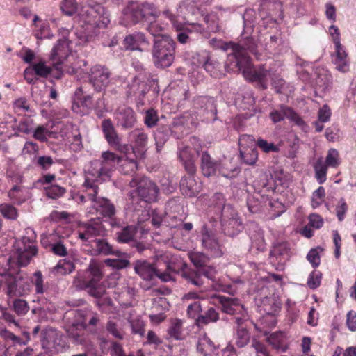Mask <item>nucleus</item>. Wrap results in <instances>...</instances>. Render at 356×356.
I'll list each match as a JSON object with an SVG mask.
<instances>
[{
	"mask_svg": "<svg viewBox=\"0 0 356 356\" xmlns=\"http://www.w3.org/2000/svg\"><path fill=\"white\" fill-rule=\"evenodd\" d=\"M105 264L106 266L112 267L113 268L120 270L128 267L130 264V262L128 259H106L105 260Z\"/></svg>",
	"mask_w": 356,
	"mask_h": 356,
	"instance_id": "6e6d98bb",
	"label": "nucleus"
},
{
	"mask_svg": "<svg viewBox=\"0 0 356 356\" xmlns=\"http://www.w3.org/2000/svg\"><path fill=\"white\" fill-rule=\"evenodd\" d=\"M32 132L33 133V136L34 138L41 142H46L47 136H49L51 134V131L42 125L38 126L35 129H33Z\"/></svg>",
	"mask_w": 356,
	"mask_h": 356,
	"instance_id": "052dcab7",
	"label": "nucleus"
},
{
	"mask_svg": "<svg viewBox=\"0 0 356 356\" xmlns=\"http://www.w3.org/2000/svg\"><path fill=\"white\" fill-rule=\"evenodd\" d=\"M164 264L165 268L162 269V271L170 273H178L179 271H184L186 267V264L178 255L173 254L170 252H165L163 254L157 255V265L161 267Z\"/></svg>",
	"mask_w": 356,
	"mask_h": 356,
	"instance_id": "a211bd4d",
	"label": "nucleus"
},
{
	"mask_svg": "<svg viewBox=\"0 0 356 356\" xmlns=\"http://www.w3.org/2000/svg\"><path fill=\"white\" fill-rule=\"evenodd\" d=\"M199 155L203 175L207 177L213 175L219 168V163L213 159L207 151L202 152Z\"/></svg>",
	"mask_w": 356,
	"mask_h": 356,
	"instance_id": "c85d7f7f",
	"label": "nucleus"
},
{
	"mask_svg": "<svg viewBox=\"0 0 356 356\" xmlns=\"http://www.w3.org/2000/svg\"><path fill=\"white\" fill-rule=\"evenodd\" d=\"M132 332L143 337L145 334L144 323L142 320L137 318L130 321Z\"/></svg>",
	"mask_w": 356,
	"mask_h": 356,
	"instance_id": "774afa93",
	"label": "nucleus"
},
{
	"mask_svg": "<svg viewBox=\"0 0 356 356\" xmlns=\"http://www.w3.org/2000/svg\"><path fill=\"white\" fill-rule=\"evenodd\" d=\"M158 121L159 117L157 112L155 110L149 109L146 111L144 123L147 127L152 128L156 126Z\"/></svg>",
	"mask_w": 356,
	"mask_h": 356,
	"instance_id": "bf43d9fd",
	"label": "nucleus"
},
{
	"mask_svg": "<svg viewBox=\"0 0 356 356\" xmlns=\"http://www.w3.org/2000/svg\"><path fill=\"white\" fill-rule=\"evenodd\" d=\"M240 156L242 161L248 165L256 163L258 154L256 143L251 136L242 135L238 140Z\"/></svg>",
	"mask_w": 356,
	"mask_h": 356,
	"instance_id": "dca6fc26",
	"label": "nucleus"
},
{
	"mask_svg": "<svg viewBox=\"0 0 356 356\" xmlns=\"http://www.w3.org/2000/svg\"><path fill=\"white\" fill-rule=\"evenodd\" d=\"M29 190L23 186L15 185L8 191V197L16 204H21L31 198Z\"/></svg>",
	"mask_w": 356,
	"mask_h": 356,
	"instance_id": "c756f323",
	"label": "nucleus"
},
{
	"mask_svg": "<svg viewBox=\"0 0 356 356\" xmlns=\"http://www.w3.org/2000/svg\"><path fill=\"white\" fill-rule=\"evenodd\" d=\"M83 228V232H79V238L89 243L92 238L103 236L105 233V228L99 219L91 220L84 225Z\"/></svg>",
	"mask_w": 356,
	"mask_h": 356,
	"instance_id": "4be33fe9",
	"label": "nucleus"
},
{
	"mask_svg": "<svg viewBox=\"0 0 356 356\" xmlns=\"http://www.w3.org/2000/svg\"><path fill=\"white\" fill-rule=\"evenodd\" d=\"M122 161L123 156L111 151L103 152L99 159L90 163L87 175L96 181H104L111 177V172L119 168Z\"/></svg>",
	"mask_w": 356,
	"mask_h": 356,
	"instance_id": "7ed1b4c3",
	"label": "nucleus"
},
{
	"mask_svg": "<svg viewBox=\"0 0 356 356\" xmlns=\"http://www.w3.org/2000/svg\"><path fill=\"white\" fill-rule=\"evenodd\" d=\"M31 282L35 286V293L37 294H43L48 289L44 284L42 274L39 270L34 273Z\"/></svg>",
	"mask_w": 356,
	"mask_h": 356,
	"instance_id": "c03bdc74",
	"label": "nucleus"
},
{
	"mask_svg": "<svg viewBox=\"0 0 356 356\" xmlns=\"http://www.w3.org/2000/svg\"><path fill=\"white\" fill-rule=\"evenodd\" d=\"M198 298V296L195 292H189L188 293L184 295L183 297V300L184 302H187L190 300H193L194 301L188 303L187 306V314L191 318L198 317L200 312L202 310V305L199 300H196Z\"/></svg>",
	"mask_w": 356,
	"mask_h": 356,
	"instance_id": "2f4dec72",
	"label": "nucleus"
},
{
	"mask_svg": "<svg viewBox=\"0 0 356 356\" xmlns=\"http://www.w3.org/2000/svg\"><path fill=\"white\" fill-rule=\"evenodd\" d=\"M31 66L34 70L35 75L40 77H47L52 70L51 67L47 66L45 64V62L43 60H40L37 63L33 64Z\"/></svg>",
	"mask_w": 356,
	"mask_h": 356,
	"instance_id": "09e8293b",
	"label": "nucleus"
},
{
	"mask_svg": "<svg viewBox=\"0 0 356 356\" xmlns=\"http://www.w3.org/2000/svg\"><path fill=\"white\" fill-rule=\"evenodd\" d=\"M91 247L90 253L92 255H110L115 254L118 257H121L123 253L119 250H115L112 245L106 240L102 238H95L90 241Z\"/></svg>",
	"mask_w": 356,
	"mask_h": 356,
	"instance_id": "b1692460",
	"label": "nucleus"
},
{
	"mask_svg": "<svg viewBox=\"0 0 356 356\" xmlns=\"http://www.w3.org/2000/svg\"><path fill=\"white\" fill-rule=\"evenodd\" d=\"M182 321L179 319L172 321L168 331L169 336L177 340L182 339Z\"/></svg>",
	"mask_w": 356,
	"mask_h": 356,
	"instance_id": "a18cd8bd",
	"label": "nucleus"
},
{
	"mask_svg": "<svg viewBox=\"0 0 356 356\" xmlns=\"http://www.w3.org/2000/svg\"><path fill=\"white\" fill-rule=\"evenodd\" d=\"M92 207L97 213L106 217L111 218L115 213L114 205L109 200L100 197L99 194L96 196Z\"/></svg>",
	"mask_w": 356,
	"mask_h": 356,
	"instance_id": "bb28decb",
	"label": "nucleus"
},
{
	"mask_svg": "<svg viewBox=\"0 0 356 356\" xmlns=\"http://www.w3.org/2000/svg\"><path fill=\"white\" fill-rule=\"evenodd\" d=\"M102 127L104 137L111 147L122 154H127L130 150L129 145L122 143V139L110 119L104 120Z\"/></svg>",
	"mask_w": 356,
	"mask_h": 356,
	"instance_id": "4468645a",
	"label": "nucleus"
},
{
	"mask_svg": "<svg viewBox=\"0 0 356 356\" xmlns=\"http://www.w3.org/2000/svg\"><path fill=\"white\" fill-rule=\"evenodd\" d=\"M221 225L224 233L231 237L242 229V223L238 213L231 205H224L221 211Z\"/></svg>",
	"mask_w": 356,
	"mask_h": 356,
	"instance_id": "9d476101",
	"label": "nucleus"
},
{
	"mask_svg": "<svg viewBox=\"0 0 356 356\" xmlns=\"http://www.w3.org/2000/svg\"><path fill=\"white\" fill-rule=\"evenodd\" d=\"M42 345L44 348L59 353L67 348L65 340L56 330L47 328L42 331Z\"/></svg>",
	"mask_w": 356,
	"mask_h": 356,
	"instance_id": "ddd939ff",
	"label": "nucleus"
},
{
	"mask_svg": "<svg viewBox=\"0 0 356 356\" xmlns=\"http://www.w3.org/2000/svg\"><path fill=\"white\" fill-rule=\"evenodd\" d=\"M75 269L74 263L70 260L61 259L51 270L54 275H64L71 273Z\"/></svg>",
	"mask_w": 356,
	"mask_h": 356,
	"instance_id": "c9c22d12",
	"label": "nucleus"
},
{
	"mask_svg": "<svg viewBox=\"0 0 356 356\" xmlns=\"http://www.w3.org/2000/svg\"><path fill=\"white\" fill-rule=\"evenodd\" d=\"M322 274L319 271H313L307 280V285L311 289H316L320 286Z\"/></svg>",
	"mask_w": 356,
	"mask_h": 356,
	"instance_id": "680f3d73",
	"label": "nucleus"
},
{
	"mask_svg": "<svg viewBox=\"0 0 356 356\" xmlns=\"http://www.w3.org/2000/svg\"><path fill=\"white\" fill-rule=\"evenodd\" d=\"M332 77L331 74L325 70H321L317 73L316 84L322 90H325L331 85Z\"/></svg>",
	"mask_w": 356,
	"mask_h": 356,
	"instance_id": "58836bf2",
	"label": "nucleus"
},
{
	"mask_svg": "<svg viewBox=\"0 0 356 356\" xmlns=\"http://www.w3.org/2000/svg\"><path fill=\"white\" fill-rule=\"evenodd\" d=\"M4 258H0V263ZM22 277L17 273L16 275L9 273L6 268L0 267V284H4L6 286V293L9 297L22 296L29 291V286L26 289L20 287Z\"/></svg>",
	"mask_w": 356,
	"mask_h": 356,
	"instance_id": "9b49d317",
	"label": "nucleus"
},
{
	"mask_svg": "<svg viewBox=\"0 0 356 356\" xmlns=\"http://www.w3.org/2000/svg\"><path fill=\"white\" fill-rule=\"evenodd\" d=\"M17 129L22 133L29 134L33 131V120L30 118H23L19 122Z\"/></svg>",
	"mask_w": 356,
	"mask_h": 356,
	"instance_id": "13d9d810",
	"label": "nucleus"
},
{
	"mask_svg": "<svg viewBox=\"0 0 356 356\" xmlns=\"http://www.w3.org/2000/svg\"><path fill=\"white\" fill-rule=\"evenodd\" d=\"M62 12L68 16H72L77 10L76 0H63L60 3Z\"/></svg>",
	"mask_w": 356,
	"mask_h": 356,
	"instance_id": "5fc2aeb1",
	"label": "nucleus"
},
{
	"mask_svg": "<svg viewBox=\"0 0 356 356\" xmlns=\"http://www.w3.org/2000/svg\"><path fill=\"white\" fill-rule=\"evenodd\" d=\"M122 14L121 24L129 26L141 22H152V19H156L158 17L159 12L152 4L147 3L141 5L131 3L124 9Z\"/></svg>",
	"mask_w": 356,
	"mask_h": 356,
	"instance_id": "20e7f679",
	"label": "nucleus"
},
{
	"mask_svg": "<svg viewBox=\"0 0 356 356\" xmlns=\"http://www.w3.org/2000/svg\"><path fill=\"white\" fill-rule=\"evenodd\" d=\"M0 213L6 218L15 220L17 218V211L15 207L10 204H0Z\"/></svg>",
	"mask_w": 356,
	"mask_h": 356,
	"instance_id": "3c124183",
	"label": "nucleus"
},
{
	"mask_svg": "<svg viewBox=\"0 0 356 356\" xmlns=\"http://www.w3.org/2000/svg\"><path fill=\"white\" fill-rule=\"evenodd\" d=\"M180 188L183 195L187 197H193L198 193L200 186L197 184L193 176H188L181 179Z\"/></svg>",
	"mask_w": 356,
	"mask_h": 356,
	"instance_id": "7c9ffc66",
	"label": "nucleus"
},
{
	"mask_svg": "<svg viewBox=\"0 0 356 356\" xmlns=\"http://www.w3.org/2000/svg\"><path fill=\"white\" fill-rule=\"evenodd\" d=\"M104 274L97 261L91 259L86 269L80 270L74 278V286L80 290H85L90 296L99 298L105 293L102 282Z\"/></svg>",
	"mask_w": 356,
	"mask_h": 356,
	"instance_id": "f03ea898",
	"label": "nucleus"
},
{
	"mask_svg": "<svg viewBox=\"0 0 356 356\" xmlns=\"http://www.w3.org/2000/svg\"><path fill=\"white\" fill-rule=\"evenodd\" d=\"M38 250L29 237L24 236L15 245L11 256L7 259L9 265L16 262L19 266H26L31 258L36 255Z\"/></svg>",
	"mask_w": 356,
	"mask_h": 356,
	"instance_id": "0eeeda50",
	"label": "nucleus"
},
{
	"mask_svg": "<svg viewBox=\"0 0 356 356\" xmlns=\"http://www.w3.org/2000/svg\"><path fill=\"white\" fill-rule=\"evenodd\" d=\"M130 94L133 95H144L146 92V85L143 81H140L138 79H134L131 84L129 86Z\"/></svg>",
	"mask_w": 356,
	"mask_h": 356,
	"instance_id": "864d4df0",
	"label": "nucleus"
},
{
	"mask_svg": "<svg viewBox=\"0 0 356 356\" xmlns=\"http://www.w3.org/2000/svg\"><path fill=\"white\" fill-rule=\"evenodd\" d=\"M177 17L182 18L184 22L191 26L195 31H202L200 24L193 21V18L200 15V9L193 1L187 0L181 3L177 10Z\"/></svg>",
	"mask_w": 356,
	"mask_h": 356,
	"instance_id": "2eb2a0df",
	"label": "nucleus"
},
{
	"mask_svg": "<svg viewBox=\"0 0 356 356\" xmlns=\"http://www.w3.org/2000/svg\"><path fill=\"white\" fill-rule=\"evenodd\" d=\"M250 341V334L245 328H238L235 335V343L238 348H243Z\"/></svg>",
	"mask_w": 356,
	"mask_h": 356,
	"instance_id": "49530a36",
	"label": "nucleus"
},
{
	"mask_svg": "<svg viewBox=\"0 0 356 356\" xmlns=\"http://www.w3.org/2000/svg\"><path fill=\"white\" fill-rule=\"evenodd\" d=\"M154 140L156 152H160L168 140V136L164 132L157 130L154 134Z\"/></svg>",
	"mask_w": 356,
	"mask_h": 356,
	"instance_id": "e2e57ef3",
	"label": "nucleus"
},
{
	"mask_svg": "<svg viewBox=\"0 0 356 356\" xmlns=\"http://www.w3.org/2000/svg\"><path fill=\"white\" fill-rule=\"evenodd\" d=\"M134 268L136 273L145 280H151L154 277L165 282L172 280V275L162 271L160 266L157 265V259L154 266L145 260H138L134 263Z\"/></svg>",
	"mask_w": 356,
	"mask_h": 356,
	"instance_id": "1a4fd4ad",
	"label": "nucleus"
},
{
	"mask_svg": "<svg viewBox=\"0 0 356 356\" xmlns=\"http://www.w3.org/2000/svg\"><path fill=\"white\" fill-rule=\"evenodd\" d=\"M95 181H96L92 179V178L86 174V180L83 184L85 190L81 193H79L75 196L74 199L76 202L79 204H83L90 201L92 204H93L99 190L98 186L94 184Z\"/></svg>",
	"mask_w": 356,
	"mask_h": 356,
	"instance_id": "5701e85b",
	"label": "nucleus"
},
{
	"mask_svg": "<svg viewBox=\"0 0 356 356\" xmlns=\"http://www.w3.org/2000/svg\"><path fill=\"white\" fill-rule=\"evenodd\" d=\"M214 349V343L209 337L205 333L200 334L197 344V352L202 354L203 356H206L209 352H211Z\"/></svg>",
	"mask_w": 356,
	"mask_h": 356,
	"instance_id": "e433bc0d",
	"label": "nucleus"
},
{
	"mask_svg": "<svg viewBox=\"0 0 356 356\" xmlns=\"http://www.w3.org/2000/svg\"><path fill=\"white\" fill-rule=\"evenodd\" d=\"M182 276L188 283L195 286L200 287L204 284L202 275L198 269L197 270H184L182 272Z\"/></svg>",
	"mask_w": 356,
	"mask_h": 356,
	"instance_id": "ea45409f",
	"label": "nucleus"
},
{
	"mask_svg": "<svg viewBox=\"0 0 356 356\" xmlns=\"http://www.w3.org/2000/svg\"><path fill=\"white\" fill-rule=\"evenodd\" d=\"M124 47L127 50L142 51L143 47L148 45V42L142 33H136L125 37L123 40Z\"/></svg>",
	"mask_w": 356,
	"mask_h": 356,
	"instance_id": "cd10ccee",
	"label": "nucleus"
},
{
	"mask_svg": "<svg viewBox=\"0 0 356 356\" xmlns=\"http://www.w3.org/2000/svg\"><path fill=\"white\" fill-rule=\"evenodd\" d=\"M128 138L131 143L129 146L131 154L136 156L142 157L148 143V135L143 129L136 128L128 134Z\"/></svg>",
	"mask_w": 356,
	"mask_h": 356,
	"instance_id": "f3484780",
	"label": "nucleus"
},
{
	"mask_svg": "<svg viewBox=\"0 0 356 356\" xmlns=\"http://www.w3.org/2000/svg\"><path fill=\"white\" fill-rule=\"evenodd\" d=\"M65 42L58 41V44L52 49L51 59L53 60H58L59 62L65 57Z\"/></svg>",
	"mask_w": 356,
	"mask_h": 356,
	"instance_id": "603ef678",
	"label": "nucleus"
},
{
	"mask_svg": "<svg viewBox=\"0 0 356 356\" xmlns=\"http://www.w3.org/2000/svg\"><path fill=\"white\" fill-rule=\"evenodd\" d=\"M97 4L94 6L83 7L79 15L86 23V27L79 33L78 38L83 42H87L93 40L99 33V29L93 24L96 23Z\"/></svg>",
	"mask_w": 356,
	"mask_h": 356,
	"instance_id": "6e6552de",
	"label": "nucleus"
},
{
	"mask_svg": "<svg viewBox=\"0 0 356 356\" xmlns=\"http://www.w3.org/2000/svg\"><path fill=\"white\" fill-rule=\"evenodd\" d=\"M201 242L203 248L211 256H222V250L215 234L204 227L202 229Z\"/></svg>",
	"mask_w": 356,
	"mask_h": 356,
	"instance_id": "412c9836",
	"label": "nucleus"
},
{
	"mask_svg": "<svg viewBox=\"0 0 356 356\" xmlns=\"http://www.w3.org/2000/svg\"><path fill=\"white\" fill-rule=\"evenodd\" d=\"M219 319V314L214 308L210 307L204 315L198 316V324L206 325L211 322H216Z\"/></svg>",
	"mask_w": 356,
	"mask_h": 356,
	"instance_id": "37998d69",
	"label": "nucleus"
},
{
	"mask_svg": "<svg viewBox=\"0 0 356 356\" xmlns=\"http://www.w3.org/2000/svg\"><path fill=\"white\" fill-rule=\"evenodd\" d=\"M137 232V227L135 225H126L116 232L117 240L120 243H129L134 241V238Z\"/></svg>",
	"mask_w": 356,
	"mask_h": 356,
	"instance_id": "72a5a7b5",
	"label": "nucleus"
},
{
	"mask_svg": "<svg viewBox=\"0 0 356 356\" xmlns=\"http://www.w3.org/2000/svg\"><path fill=\"white\" fill-rule=\"evenodd\" d=\"M131 188H136L129 193L132 202L139 200L145 202H156L158 199L159 189L157 186L146 177H134L129 184Z\"/></svg>",
	"mask_w": 356,
	"mask_h": 356,
	"instance_id": "39448f33",
	"label": "nucleus"
},
{
	"mask_svg": "<svg viewBox=\"0 0 356 356\" xmlns=\"http://www.w3.org/2000/svg\"><path fill=\"white\" fill-rule=\"evenodd\" d=\"M167 17H168L170 20L174 23V25L176 26L177 31H179L177 38L178 41L181 44H185L189 41V35L188 33H191L192 31H195L191 26V28L188 26L181 27L179 25L175 24V17L172 16L170 13L168 11L165 13Z\"/></svg>",
	"mask_w": 356,
	"mask_h": 356,
	"instance_id": "4c0bfd02",
	"label": "nucleus"
},
{
	"mask_svg": "<svg viewBox=\"0 0 356 356\" xmlns=\"http://www.w3.org/2000/svg\"><path fill=\"white\" fill-rule=\"evenodd\" d=\"M324 164H326L327 168H337L340 164L339 152L333 148L330 149L327 152Z\"/></svg>",
	"mask_w": 356,
	"mask_h": 356,
	"instance_id": "de8ad7c7",
	"label": "nucleus"
},
{
	"mask_svg": "<svg viewBox=\"0 0 356 356\" xmlns=\"http://www.w3.org/2000/svg\"><path fill=\"white\" fill-rule=\"evenodd\" d=\"M315 177L319 184H323L326 181L327 168L324 164L322 158H319L314 165Z\"/></svg>",
	"mask_w": 356,
	"mask_h": 356,
	"instance_id": "a19ab883",
	"label": "nucleus"
},
{
	"mask_svg": "<svg viewBox=\"0 0 356 356\" xmlns=\"http://www.w3.org/2000/svg\"><path fill=\"white\" fill-rule=\"evenodd\" d=\"M114 119L117 127L122 130L133 128L137 121L134 110L126 106L120 107L115 111Z\"/></svg>",
	"mask_w": 356,
	"mask_h": 356,
	"instance_id": "aec40b11",
	"label": "nucleus"
},
{
	"mask_svg": "<svg viewBox=\"0 0 356 356\" xmlns=\"http://www.w3.org/2000/svg\"><path fill=\"white\" fill-rule=\"evenodd\" d=\"M75 95L84 106L87 108L92 106V96L90 95H83L82 88L80 87L76 89Z\"/></svg>",
	"mask_w": 356,
	"mask_h": 356,
	"instance_id": "69168bd1",
	"label": "nucleus"
},
{
	"mask_svg": "<svg viewBox=\"0 0 356 356\" xmlns=\"http://www.w3.org/2000/svg\"><path fill=\"white\" fill-rule=\"evenodd\" d=\"M319 250H322L320 248H313L307 255V259L314 268L318 266L320 264Z\"/></svg>",
	"mask_w": 356,
	"mask_h": 356,
	"instance_id": "0e129e2a",
	"label": "nucleus"
},
{
	"mask_svg": "<svg viewBox=\"0 0 356 356\" xmlns=\"http://www.w3.org/2000/svg\"><path fill=\"white\" fill-rule=\"evenodd\" d=\"M190 259L197 269L203 268L209 261L208 257L202 252L191 253L190 254Z\"/></svg>",
	"mask_w": 356,
	"mask_h": 356,
	"instance_id": "8fccbe9b",
	"label": "nucleus"
},
{
	"mask_svg": "<svg viewBox=\"0 0 356 356\" xmlns=\"http://www.w3.org/2000/svg\"><path fill=\"white\" fill-rule=\"evenodd\" d=\"M334 44L335 45L336 54L332 61L335 68L341 72H347L349 71L350 65L348 54L341 44L339 38H334Z\"/></svg>",
	"mask_w": 356,
	"mask_h": 356,
	"instance_id": "a878e982",
	"label": "nucleus"
},
{
	"mask_svg": "<svg viewBox=\"0 0 356 356\" xmlns=\"http://www.w3.org/2000/svg\"><path fill=\"white\" fill-rule=\"evenodd\" d=\"M89 83L92 86L97 92H102L108 86L111 82V73L110 70L104 65H95L87 72Z\"/></svg>",
	"mask_w": 356,
	"mask_h": 356,
	"instance_id": "f8f14e48",
	"label": "nucleus"
},
{
	"mask_svg": "<svg viewBox=\"0 0 356 356\" xmlns=\"http://www.w3.org/2000/svg\"><path fill=\"white\" fill-rule=\"evenodd\" d=\"M175 42L168 35H161L154 39L152 49L154 63L158 67L170 66L174 60Z\"/></svg>",
	"mask_w": 356,
	"mask_h": 356,
	"instance_id": "423d86ee",
	"label": "nucleus"
},
{
	"mask_svg": "<svg viewBox=\"0 0 356 356\" xmlns=\"http://www.w3.org/2000/svg\"><path fill=\"white\" fill-rule=\"evenodd\" d=\"M124 154L122 156L123 161L119 165V170L124 174H130L135 172L138 168L136 159L138 156L132 154L130 150Z\"/></svg>",
	"mask_w": 356,
	"mask_h": 356,
	"instance_id": "473e14b6",
	"label": "nucleus"
},
{
	"mask_svg": "<svg viewBox=\"0 0 356 356\" xmlns=\"http://www.w3.org/2000/svg\"><path fill=\"white\" fill-rule=\"evenodd\" d=\"M65 193L63 187L52 185L47 190V196L52 199H57Z\"/></svg>",
	"mask_w": 356,
	"mask_h": 356,
	"instance_id": "338daca9",
	"label": "nucleus"
},
{
	"mask_svg": "<svg viewBox=\"0 0 356 356\" xmlns=\"http://www.w3.org/2000/svg\"><path fill=\"white\" fill-rule=\"evenodd\" d=\"M179 156V159L182 161L185 170L189 174V176H193L196 172V167L194 161L191 158L189 148L184 147L180 150Z\"/></svg>",
	"mask_w": 356,
	"mask_h": 356,
	"instance_id": "f704fd0d",
	"label": "nucleus"
},
{
	"mask_svg": "<svg viewBox=\"0 0 356 356\" xmlns=\"http://www.w3.org/2000/svg\"><path fill=\"white\" fill-rule=\"evenodd\" d=\"M13 308L19 316L25 315L29 309L27 302L22 299H15L13 302Z\"/></svg>",
	"mask_w": 356,
	"mask_h": 356,
	"instance_id": "4d7b16f0",
	"label": "nucleus"
},
{
	"mask_svg": "<svg viewBox=\"0 0 356 356\" xmlns=\"http://www.w3.org/2000/svg\"><path fill=\"white\" fill-rule=\"evenodd\" d=\"M96 19L97 29L100 26L106 27L111 21L108 13L100 4H97Z\"/></svg>",
	"mask_w": 356,
	"mask_h": 356,
	"instance_id": "79ce46f5",
	"label": "nucleus"
},
{
	"mask_svg": "<svg viewBox=\"0 0 356 356\" xmlns=\"http://www.w3.org/2000/svg\"><path fill=\"white\" fill-rule=\"evenodd\" d=\"M217 301L221 305L222 311L228 314L243 315L246 312L238 299L224 296H216Z\"/></svg>",
	"mask_w": 356,
	"mask_h": 356,
	"instance_id": "393cba45",
	"label": "nucleus"
},
{
	"mask_svg": "<svg viewBox=\"0 0 356 356\" xmlns=\"http://www.w3.org/2000/svg\"><path fill=\"white\" fill-rule=\"evenodd\" d=\"M220 48L224 51L232 50L228 55L227 65L233 70L237 68L242 71L243 76L250 81H259L264 88H266V77L269 72L263 66L259 68L254 67L252 65L248 52L256 54V47L252 38H248L243 44L234 42L224 43Z\"/></svg>",
	"mask_w": 356,
	"mask_h": 356,
	"instance_id": "f257e3e1",
	"label": "nucleus"
},
{
	"mask_svg": "<svg viewBox=\"0 0 356 356\" xmlns=\"http://www.w3.org/2000/svg\"><path fill=\"white\" fill-rule=\"evenodd\" d=\"M269 117L274 123L280 122L284 120V118H287L291 122L302 129L306 125L304 120L298 113L291 108L283 104L280 105L277 108L273 109L270 113Z\"/></svg>",
	"mask_w": 356,
	"mask_h": 356,
	"instance_id": "6ab92c4d",
	"label": "nucleus"
}]
</instances>
